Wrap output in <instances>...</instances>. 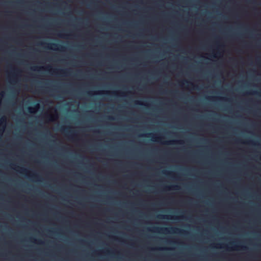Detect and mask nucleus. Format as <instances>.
Listing matches in <instances>:
<instances>
[{
  "instance_id": "obj_24",
  "label": "nucleus",
  "mask_w": 261,
  "mask_h": 261,
  "mask_svg": "<svg viewBox=\"0 0 261 261\" xmlns=\"http://www.w3.org/2000/svg\"><path fill=\"white\" fill-rule=\"evenodd\" d=\"M109 119H113V117H109Z\"/></svg>"
},
{
  "instance_id": "obj_25",
  "label": "nucleus",
  "mask_w": 261,
  "mask_h": 261,
  "mask_svg": "<svg viewBox=\"0 0 261 261\" xmlns=\"http://www.w3.org/2000/svg\"><path fill=\"white\" fill-rule=\"evenodd\" d=\"M159 139V138H156V141H158Z\"/></svg>"
},
{
  "instance_id": "obj_10",
  "label": "nucleus",
  "mask_w": 261,
  "mask_h": 261,
  "mask_svg": "<svg viewBox=\"0 0 261 261\" xmlns=\"http://www.w3.org/2000/svg\"><path fill=\"white\" fill-rule=\"evenodd\" d=\"M97 94H105L108 95L110 94V92L109 91H105V92H99Z\"/></svg>"
},
{
  "instance_id": "obj_8",
  "label": "nucleus",
  "mask_w": 261,
  "mask_h": 261,
  "mask_svg": "<svg viewBox=\"0 0 261 261\" xmlns=\"http://www.w3.org/2000/svg\"><path fill=\"white\" fill-rule=\"evenodd\" d=\"M178 189V186H166L165 187V189L166 190H171V189H172V190H177Z\"/></svg>"
},
{
  "instance_id": "obj_21",
  "label": "nucleus",
  "mask_w": 261,
  "mask_h": 261,
  "mask_svg": "<svg viewBox=\"0 0 261 261\" xmlns=\"http://www.w3.org/2000/svg\"><path fill=\"white\" fill-rule=\"evenodd\" d=\"M112 93L114 95H116V92H112Z\"/></svg>"
},
{
  "instance_id": "obj_14",
  "label": "nucleus",
  "mask_w": 261,
  "mask_h": 261,
  "mask_svg": "<svg viewBox=\"0 0 261 261\" xmlns=\"http://www.w3.org/2000/svg\"><path fill=\"white\" fill-rule=\"evenodd\" d=\"M74 136L75 134H72L71 132H70V134L68 135V137L70 139H73Z\"/></svg>"
},
{
  "instance_id": "obj_3",
  "label": "nucleus",
  "mask_w": 261,
  "mask_h": 261,
  "mask_svg": "<svg viewBox=\"0 0 261 261\" xmlns=\"http://www.w3.org/2000/svg\"><path fill=\"white\" fill-rule=\"evenodd\" d=\"M39 104L37 103L35 105L34 107H29L28 109L29 112L33 113L39 108Z\"/></svg>"
},
{
  "instance_id": "obj_2",
  "label": "nucleus",
  "mask_w": 261,
  "mask_h": 261,
  "mask_svg": "<svg viewBox=\"0 0 261 261\" xmlns=\"http://www.w3.org/2000/svg\"><path fill=\"white\" fill-rule=\"evenodd\" d=\"M158 218L162 219H172V220H177L178 219V217L174 216L169 217L168 215H159L158 216Z\"/></svg>"
},
{
  "instance_id": "obj_28",
  "label": "nucleus",
  "mask_w": 261,
  "mask_h": 261,
  "mask_svg": "<svg viewBox=\"0 0 261 261\" xmlns=\"http://www.w3.org/2000/svg\"><path fill=\"white\" fill-rule=\"evenodd\" d=\"M1 95H2V96H3V93H2Z\"/></svg>"
},
{
  "instance_id": "obj_15",
  "label": "nucleus",
  "mask_w": 261,
  "mask_h": 261,
  "mask_svg": "<svg viewBox=\"0 0 261 261\" xmlns=\"http://www.w3.org/2000/svg\"><path fill=\"white\" fill-rule=\"evenodd\" d=\"M247 143H248V144H253V145H255V143L254 141H253L252 140H249L248 141L246 142Z\"/></svg>"
},
{
  "instance_id": "obj_9",
  "label": "nucleus",
  "mask_w": 261,
  "mask_h": 261,
  "mask_svg": "<svg viewBox=\"0 0 261 261\" xmlns=\"http://www.w3.org/2000/svg\"><path fill=\"white\" fill-rule=\"evenodd\" d=\"M69 128V127H65L64 126H62V127H61L60 130L61 132H65L66 133H67L68 132V130Z\"/></svg>"
},
{
  "instance_id": "obj_12",
  "label": "nucleus",
  "mask_w": 261,
  "mask_h": 261,
  "mask_svg": "<svg viewBox=\"0 0 261 261\" xmlns=\"http://www.w3.org/2000/svg\"><path fill=\"white\" fill-rule=\"evenodd\" d=\"M58 71L62 74H65L67 73V71L65 70L60 69V70H59Z\"/></svg>"
},
{
  "instance_id": "obj_20",
  "label": "nucleus",
  "mask_w": 261,
  "mask_h": 261,
  "mask_svg": "<svg viewBox=\"0 0 261 261\" xmlns=\"http://www.w3.org/2000/svg\"><path fill=\"white\" fill-rule=\"evenodd\" d=\"M60 36L61 37H64L65 35H64V34H61V35H60Z\"/></svg>"
},
{
  "instance_id": "obj_27",
  "label": "nucleus",
  "mask_w": 261,
  "mask_h": 261,
  "mask_svg": "<svg viewBox=\"0 0 261 261\" xmlns=\"http://www.w3.org/2000/svg\"><path fill=\"white\" fill-rule=\"evenodd\" d=\"M185 82H186V83H189V82H188L187 81H185Z\"/></svg>"
},
{
  "instance_id": "obj_26",
  "label": "nucleus",
  "mask_w": 261,
  "mask_h": 261,
  "mask_svg": "<svg viewBox=\"0 0 261 261\" xmlns=\"http://www.w3.org/2000/svg\"><path fill=\"white\" fill-rule=\"evenodd\" d=\"M159 249L160 250H163V249H165L164 248H159Z\"/></svg>"
},
{
  "instance_id": "obj_16",
  "label": "nucleus",
  "mask_w": 261,
  "mask_h": 261,
  "mask_svg": "<svg viewBox=\"0 0 261 261\" xmlns=\"http://www.w3.org/2000/svg\"><path fill=\"white\" fill-rule=\"evenodd\" d=\"M136 103L137 104V105H145L144 103L140 102V101H137L136 102Z\"/></svg>"
},
{
  "instance_id": "obj_1",
  "label": "nucleus",
  "mask_w": 261,
  "mask_h": 261,
  "mask_svg": "<svg viewBox=\"0 0 261 261\" xmlns=\"http://www.w3.org/2000/svg\"><path fill=\"white\" fill-rule=\"evenodd\" d=\"M47 47L49 49H54V50H57V49H61L63 50L65 48V47L60 44H56V43H51L50 44V46H47Z\"/></svg>"
},
{
  "instance_id": "obj_11",
  "label": "nucleus",
  "mask_w": 261,
  "mask_h": 261,
  "mask_svg": "<svg viewBox=\"0 0 261 261\" xmlns=\"http://www.w3.org/2000/svg\"><path fill=\"white\" fill-rule=\"evenodd\" d=\"M46 118H47V119L49 121H54L53 117L51 115H47L46 116Z\"/></svg>"
},
{
  "instance_id": "obj_17",
  "label": "nucleus",
  "mask_w": 261,
  "mask_h": 261,
  "mask_svg": "<svg viewBox=\"0 0 261 261\" xmlns=\"http://www.w3.org/2000/svg\"><path fill=\"white\" fill-rule=\"evenodd\" d=\"M163 173H164V174H169V175H171V174H172V172H166V171H164V172H163Z\"/></svg>"
},
{
  "instance_id": "obj_18",
  "label": "nucleus",
  "mask_w": 261,
  "mask_h": 261,
  "mask_svg": "<svg viewBox=\"0 0 261 261\" xmlns=\"http://www.w3.org/2000/svg\"><path fill=\"white\" fill-rule=\"evenodd\" d=\"M241 248L242 250H245V249H247V247H245V246H241Z\"/></svg>"
},
{
  "instance_id": "obj_6",
  "label": "nucleus",
  "mask_w": 261,
  "mask_h": 261,
  "mask_svg": "<svg viewBox=\"0 0 261 261\" xmlns=\"http://www.w3.org/2000/svg\"><path fill=\"white\" fill-rule=\"evenodd\" d=\"M6 118L4 117H3L0 120V126L1 125H3L2 132L4 130V127L6 125Z\"/></svg>"
},
{
  "instance_id": "obj_7",
  "label": "nucleus",
  "mask_w": 261,
  "mask_h": 261,
  "mask_svg": "<svg viewBox=\"0 0 261 261\" xmlns=\"http://www.w3.org/2000/svg\"><path fill=\"white\" fill-rule=\"evenodd\" d=\"M176 143L181 144L182 142L181 141H175V140H171V141H166V142H164V144H175Z\"/></svg>"
},
{
  "instance_id": "obj_23",
  "label": "nucleus",
  "mask_w": 261,
  "mask_h": 261,
  "mask_svg": "<svg viewBox=\"0 0 261 261\" xmlns=\"http://www.w3.org/2000/svg\"><path fill=\"white\" fill-rule=\"evenodd\" d=\"M256 93H257V92L255 91H253V92L252 93V94H256Z\"/></svg>"
},
{
  "instance_id": "obj_19",
  "label": "nucleus",
  "mask_w": 261,
  "mask_h": 261,
  "mask_svg": "<svg viewBox=\"0 0 261 261\" xmlns=\"http://www.w3.org/2000/svg\"><path fill=\"white\" fill-rule=\"evenodd\" d=\"M22 172H26L27 170L24 168H21Z\"/></svg>"
},
{
  "instance_id": "obj_13",
  "label": "nucleus",
  "mask_w": 261,
  "mask_h": 261,
  "mask_svg": "<svg viewBox=\"0 0 261 261\" xmlns=\"http://www.w3.org/2000/svg\"><path fill=\"white\" fill-rule=\"evenodd\" d=\"M42 68V67H34L33 68H32V70H37V71H39Z\"/></svg>"
},
{
  "instance_id": "obj_22",
  "label": "nucleus",
  "mask_w": 261,
  "mask_h": 261,
  "mask_svg": "<svg viewBox=\"0 0 261 261\" xmlns=\"http://www.w3.org/2000/svg\"><path fill=\"white\" fill-rule=\"evenodd\" d=\"M152 134H148L147 135V136H146L147 137H149L150 136H151Z\"/></svg>"
},
{
  "instance_id": "obj_4",
  "label": "nucleus",
  "mask_w": 261,
  "mask_h": 261,
  "mask_svg": "<svg viewBox=\"0 0 261 261\" xmlns=\"http://www.w3.org/2000/svg\"><path fill=\"white\" fill-rule=\"evenodd\" d=\"M154 230L156 231H158V232L161 231L163 233H167V232H169V229L166 227H163V228L155 227V228H154Z\"/></svg>"
},
{
  "instance_id": "obj_5",
  "label": "nucleus",
  "mask_w": 261,
  "mask_h": 261,
  "mask_svg": "<svg viewBox=\"0 0 261 261\" xmlns=\"http://www.w3.org/2000/svg\"><path fill=\"white\" fill-rule=\"evenodd\" d=\"M170 229L174 232H179L180 233H187V232L185 230L179 229L177 228L171 227Z\"/></svg>"
}]
</instances>
